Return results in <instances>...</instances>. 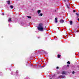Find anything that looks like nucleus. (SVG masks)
Instances as JSON below:
<instances>
[{
	"instance_id": "obj_4",
	"label": "nucleus",
	"mask_w": 79,
	"mask_h": 79,
	"mask_svg": "<svg viewBox=\"0 0 79 79\" xmlns=\"http://www.w3.org/2000/svg\"><path fill=\"white\" fill-rule=\"evenodd\" d=\"M58 18H55V23H58Z\"/></svg>"
},
{
	"instance_id": "obj_10",
	"label": "nucleus",
	"mask_w": 79,
	"mask_h": 79,
	"mask_svg": "<svg viewBox=\"0 0 79 79\" xmlns=\"http://www.w3.org/2000/svg\"><path fill=\"white\" fill-rule=\"evenodd\" d=\"M7 3L8 5H10V1H7Z\"/></svg>"
},
{
	"instance_id": "obj_11",
	"label": "nucleus",
	"mask_w": 79,
	"mask_h": 79,
	"mask_svg": "<svg viewBox=\"0 0 79 79\" xmlns=\"http://www.w3.org/2000/svg\"><path fill=\"white\" fill-rule=\"evenodd\" d=\"M43 15V14L42 13H40L39 15V16H42Z\"/></svg>"
},
{
	"instance_id": "obj_14",
	"label": "nucleus",
	"mask_w": 79,
	"mask_h": 79,
	"mask_svg": "<svg viewBox=\"0 0 79 79\" xmlns=\"http://www.w3.org/2000/svg\"><path fill=\"white\" fill-rule=\"evenodd\" d=\"M27 17L29 19H31V17L27 16Z\"/></svg>"
},
{
	"instance_id": "obj_8",
	"label": "nucleus",
	"mask_w": 79,
	"mask_h": 79,
	"mask_svg": "<svg viewBox=\"0 0 79 79\" xmlns=\"http://www.w3.org/2000/svg\"><path fill=\"white\" fill-rule=\"evenodd\" d=\"M8 21L9 22H11V18H9L8 20Z\"/></svg>"
},
{
	"instance_id": "obj_18",
	"label": "nucleus",
	"mask_w": 79,
	"mask_h": 79,
	"mask_svg": "<svg viewBox=\"0 0 79 79\" xmlns=\"http://www.w3.org/2000/svg\"><path fill=\"white\" fill-rule=\"evenodd\" d=\"M56 69H59V67H56Z\"/></svg>"
},
{
	"instance_id": "obj_23",
	"label": "nucleus",
	"mask_w": 79,
	"mask_h": 79,
	"mask_svg": "<svg viewBox=\"0 0 79 79\" xmlns=\"http://www.w3.org/2000/svg\"><path fill=\"white\" fill-rule=\"evenodd\" d=\"M1 38H2V39H3V36H2Z\"/></svg>"
},
{
	"instance_id": "obj_6",
	"label": "nucleus",
	"mask_w": 79,
	"mask_h": 79,
	"mask_svg": "<svg viewBox=\"0 0 79 79\" xmlns=\"http://www.w3.org/2000/svg\"><path fill=\"white\" fill-rule=\"evenodd\" d=\"M59 21L61 23H63L64 22V20L63 19H61Z\"/></svg>"
},
{
	"instance_id": "obj_22",
	"label": "nucleus",
	"mask_w": 79,
	"mask_h": 79,
	"mask_svg": "<svg viewBox=\"0 0 79 79\" xmlns=\"http://www.w3.org/2000/svg\"><path fill=\"white\" fill-rule=\"evenodd\" d=\"M2 15H4V13H3L2 14Z\"/></svg>"
},
{
	"instance_id": "obj_12",
	"label": "nucleus",
	"mask_w": 79,
	"mask_h": 79,
	"mask_svg": "<svg viewBox=\"0 0 79 79\" xmlns=\"http://www.w3.org/2000/svg\"><path fill=\"white\" fill-rule=\"evenodd\" d=\"M60 56H61L60 55L58 54V55H57V57H58V58H60Z\"/></svg>"
},
{
	"instance_id": "obj_13",
	"label": "nucleus",
	"mask_w": 79,
	"mask_h": 79,
	"mask_svg": "<svg viewBox=\"0 0 79 79\" xmlns=\"http://www.w3.org/2000/svg\"><path fill=\"white\" fill-rule=\"evenodd\" d=\"M10 7L11 8V9L13 8V6H10Z\"/></svg>"
},
{
	"instance_id": "obj_2",
	"label": "nucleus",
	"mask_w": 79,
	"mask_h": 79,
	"mask_svg": "<svg viewBox=\"0 0 79 79\" xmlns=\"http://www.w3.org/2000/svg\"><path fill=\"white\" fill-rule=\"evenodd\" d=\"M64 77H65V76H63V75H60V76H59L58 77V78H60V77H61V78H62V79H63V78H64Z\"/></svg>"
},
{
	"instance_id": "obj_3",
	"label": "nucleus",
	"mask_w": 79,
	"mask_h": 79,
	"mask_svg": "<svg viewBox=\"0 0 79 79\" xmlns=\"http://www.w3.org/2000/svg\"><path fill=\"white\" fill-rule=\"evenodd\" d=\"M76 15H77L76 18L78 19L79 18V14L78 13H76Z\"/></svg>"
},
{
	"instance_id": "obj_25",
	"label": "nucleus",
	"mask_w": 79,
	"mask_h": 79,
	"mask_svg": "<svg viewBox=\"0 0 79 79\" xmlns=\"http://www.w3.org/2000/svg\"><path fill=\"white\" fill-rule=\"evenodd\" d=\"M67 0V2H68L69 1V0Z\"/></svg>"
},
{
	"instance_id": "obj_5",
	"label": "nucleus",
	"mask_w": 79,
	"mask_h": 79,
	"mask_svg": "<svg viewBox=\"0 0 79 79\" xmlns=\"http://www.w3.org/2000/svg\"><path fill=\"white\" fill-rule=\"evenodd\" d=\"M66 74V73L65 71H63L61 73L62 74Z\"/></svg>"
},
{
	"instance_id": "obj_9",
	"label": "nucleus",
	"mask_w": 79,
	"mask_h": 79,
	"mask_svg": "<svg viewBox=\"0 0 79 79\" xmlns=\"http://www.w3.org/2000/svg\"><path fill=\"white\" fill-rule=\"evenodd\" d=\"M70 22V24L71 25H72L73 24V21H69Z\"/></svg>"
},
{
	"instance_id": "obj_7",
	"label": "nucleus",
	"mask_w": 79,
	"mask_h": 79,
	"mask_svg": "<svg viewBox=\"0 0 79 79\" xmlns=\"http://www.w3.org/2000/svg\"><path fill=\"white\" fill-rule=\"evenodd\" d=\"M40 12H41V10H39L37 11V13L38 14H40Z\"/></svg>"
},
{
	"instance_id": "obj_1",
	"label": "nucleus",
	"mask_w": 79,
	"mask_h": 79,
	"mask_svg": "<svg viewBox=\"0 0 79 79\" xmlns=\"http://www.w3.org/2000/svg\"><path fill=\"white\" fill-rule=\"evenodd\" d=\"M37 28L38 31H44L43 24L42 23H40L39 24Z\"/></svg>"
},
{
	"instance_id": "obj_16",
	"label": "nucleus",
	"mask_w": 79,
	"mask_h": 79,
	"mask_svg": "<svg viewBox=\"0 0 79 79\" xmlns=\"http://www.w3.org/2000/svg\"><path fill=\"white\" fill-rule=\"evenodd\" d=\"M67 64H70V62H69V61H68L67 62Z\"/></svg>"
},
{
	"instance_id": "obj_19",
	"label": "nucleus",
	"mask_w": 79,
	"mask_h": 79,
	"mask_svg": "<svg viewBox=\"0 0 79 79\" xmlns=\"http://www.w3.org/2000/svg\"><path fill=\"white\" fill-rule=\"evenodd\" d=\"M75 72H74V71H73V72H72V74H74V73H75Z\"/></svg>"
},
{
	"instance_id": "obj_15",
	"label": "nucleus",
	"mask_w": 79,
	"mask_h": 79,
	"mask_svg": "<svg viewBox=\"0 0 79 79\" xmlns=\"http://www.w3.org/2000/svg\"><path fill=\"white\" fill-rule=\"evenodd\" d=\"M77 11H76V10H73V13H75V12H76Z\"/></svg>"
},
{
	"instance_id": "obj_24",
	"label": "nucleus",
	"mask_w": 79,
	"mask_h": 79,
	"mask_svg": "<svg viewBox=\"0 0 79 79\" xmlns=\"http://www.w3.org/2000/svg\"><path fill=\"white\" fill-rule=\"evenodd\" d=\"M64 0V2H66V0Z\"/></svg>"
},
{
	"instance_id": "obj_20",
	"label": "nucleus",
	"mask_w": 79,
	"mask_h": 79,
	"mask_svg": "<svg viewBox=\"0 0 79 79\" xmlns=\"http://www.w3.org/2000/svg\"><path fill=\"white\" fill-rule=\"evenodd\" d=\"M67 67H69V66L68 65H67Z\"/></svg>"
},
{
	"instance_id": "obj_26",
	"label": "nucleus",
	"mask_w": 79,
	"mask_h": 79,
	"mask_svg": "<svg viewBox=\"0 0 79 79\" xmlns=\"http://www.w3.org/2000/svg\"><path fill=\"white\" fill-rule=\"evenodd\" d=\"M50 79H52V78H50Z\"/></svg>"
},
{
	"instance_id": "obj_17",
	"label": "nucleus",
	"mask_w": 79,
	"mask_h": 79,
	"mask_svg": "<svg viewBox=\"0 0 79 79\" xmlns=\"http://www.w3.org/2000/svg\"><path fill=\"white\" fill-rule=\"evenodd\" d=\"M67 7V8H69V6H68V5H66Z\"/></svg>"
},
{
	"instance_id": "obj_21",
	"label": "nucleus",
	"mask_w": 79,
	"mask_h": 79,
	"mask_svg": "<svg viewBox=\"0 0 79 79\" xmlns=\"http://www.w3.org/2000/svg\"><path fill=\"white\" fill-rule=\"evenodd\" d=\"M77 20L79 21V18L77 19Z\"/></svg>"
}]
</instances>
